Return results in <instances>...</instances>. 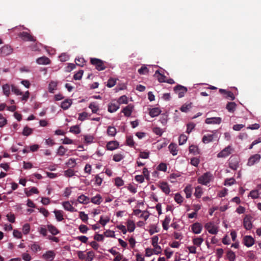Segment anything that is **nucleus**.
Returning a JSON list of instances; mask_svg holds the SVG:
<instances>
[{
  "mask_svg": "<svg viewBox=\"0 0 261 261\" xmlns=\"http://www.w3.org/2000/svg\"><path fill=\"white\" fill-rule=\"evenodd\" d=\"M56 253L53 250L46 251L42 255V258L47 260H53L55 257Z\"/></svg>",
  "mask_w": 261,
  "mask_h": 261,
  "instance_id": "nucleus-8",
  "label": "nucleus"
},
{
  "mask_svg": "<svg viewBox=\"0 0 261 261\" xmlns=\"http://www.w3.org/2000/svg\"><path fill=\"white\" fill-rule=\"evenodd\" d=\"M54 213L58 221H62L64 219L62 211L56 210L54 211Z\"/></svg>",
  "mask_w": 261,
  "mask_h": 261,
  "instance_id": "nucleus-25",
  "label": "nucleus"
},
{
  "mask_svg": "<svg viewBox=\"0 0 261 261\" xmlns=\"http://www.w3.org/2000/svg\"><path fill=\"white\" fill-rule=\"evenodd\" d=\"M127 230L129 232H133L135 228V225L133 221L128 220L127 222Z\"/></svg>",
  "mask_w": 261,
  "mask_h": 261,
  "instance_id": "nucleus-40",
  "label": "nucleus"
},
{
  "mask_svg": "<svg viewBox=\"0 0 261 261\" xmlns=\"http://www.w3.org/2000/svg\"><path fill=\"white\" fill-rule=\"evenodd\" d=\"M174 200L177 203L180 204L183 201V197L179 194L176 193L174 196Z\"/></svg>",
  "mask_w": 261,
  "mask_h": 261,
  "instance_id": "nucleus-56",
  "label": "nucleus"
},
{
  "mask_svg": "<svg viewBox=\"0 0 261 261\" xmlns=\"http://www.w3.org/2000/svg\"><path fill=\"white\" fill-rule=\"evenodd\" d=\"M117 103L119 104L127 103V97L125 95L121 96L118 99Z\"/></svg>",
  "mask_w": 261,
  "mask_h": 261,
  "instance_id": "nucleus-55",
  "label": "nucleus"
},
{
  "mask_svg": "<svg viewBox=\"0 0 261 261\" xmlns=\"http://www.w3.org/2000/svg\"><path fill=\"white\" fill-rule=\"evenodd\" d=\"M158 240L159 238L157 236H154L152 238V245L154 247L153 251L155 254H159L162 251L161 247L158 244Z\"/></svg>",
  "mask_w": 261,
  "mask_h": 261,
  "instance_id": "nucleus-4",
  "label": "nucleus"
},
{
  "mask_svg": "<svg viewBox=\"0 0 261 261\" xmlns=\"http://www.w3.org/2000/svg\"><path fill=\"white\" fill-rule=\"evenodd\" d=\"M226 257L229 261H234L236 258V255L232 250H228L226 253Z\"/></svg>",
  "mask_w": 261,
  "mask_h": 261,
  "instance_id": "nucleus-30",
  "label": "nucleus"
},
{
  "mask_svg": "<svg viewBox=\"0 0 261 261\" xmlns=\"http://www.w3.org/2000/svg\"><path fill=\"white\" fill-rule=\"evenodd\" d=\"M138 72L140 74H146L148 72V69L146 66H142V67L138 70Z\"/></svg>",
  "mask_w": 261,
  "mask_h": 261,
  "instance_id": "nucleus-61",
  "label": "nucleus"
},
{
  "mask_svg": "<svg viewBox=\"0 0 261 261\" xmlns=\"http://www.w3.org/2000/svg\"><path fill=\"white\" fill-rule=\"evenodd\" d=\"M203 193L202 189L200 186H197L195 188V191L194 193V195L196 198H200Z\"/></svg>",
  "mask_w": 261,
  "mask_h": 261,
  "instance_id": "nucleus-38",
  "label": "nucleus"
},
{
  "mask_svg": "<svg viewBox=\"0 0 261 261\" xmlns=\"http://www.w3.org/2000/svg\"><path fill=\"white\" fill-rule=\"evenodd\" d=\"M124 155L121 153L115 154L113 156V160L115 162H120L124 158Z\"/></svg>",
  "mask_w": 261,
  "mask_h": 261,
  "instance_id": "nucleus-47",
  "label": "nucleus"
},
{
  "mask_svg": "<svg viewBox=\"0 0 261 261\" xmlns=\"http://www.w3.org/2000/svg\"><path fill=\"white\" fill-rule=\"evenodd\" d=\"M222 121L221 118L220 117H211L207 118L205 119V122L208 124H220Z\"/></svg>",
  "mask_w": 261,
  "mask_h": 261,
  "instance_id": "nucleus-9",
  "label": "nucleus"
},
{
  "mask_svg": "<svg viewBox=\"0 0 261 261\" xmlns=\"http://www.w3.org/2000/svg\"><path fill=\"white\" fill-rule=\"evenodd\" d=\"M25 194L28 197H29L32 195V194H38L39 191L36 187H32L29 191H25Z\"/></svg>",
  "mask_w": 261,
  "mask_h": 261,
  "instance_id": "nucleus-36",
  "label": "nucleus"
},
{
  "mask_svg": "<svg viewBox=\"0 0 261 261\" xmlns=\"http://www.w3.org/2000/svg\"><path fill=\"white\" fill-rule=\"evenodd\" d=\"M244 226L245 228V229L247 230H250L252 228V225L251 222L250 217L246 216L245 218H244Z\"/></svg>",
  "mask_w": 261,
  "mask_h": 261,
  "instance_id": "nucleus-14",
  "label": "nucleus"
},
{
  "mask_svg": "<svg viewBox=\"0 0 261 261\" xmlns=\"http://www.w3.org/2000/svg\"><path fill=\"white\" fill-rule=\"evenodd\" d=\"M203 242V239L201 237H195L193 239V244L198 247H199Z\"/></svg>",
  "mask_w": 261,
  "mask_h": 261,
  "instance_id": "nucleus-33",
  "label": "nucleus"
},
{
  "mask_svg": "<svg viewBox=\"0 0 261 261\" xmlns=\"http://www.w3.org/2000/svg\"><path fill=\"white\" fill-rule=\"evenodd\" d=\"M171 221V218L169 216H166L163 222V227L164 229L167 230L168 229V225Z\"/></svg>",
  "mask_w": 261,
  "mask_h": 261,
  "instance_id": "nucleus-32",
  "label": "nucleus"
},
{
  "mask_svg": "<svg viewBox=\"0 0 261 261\" xmlns=\"http://www.w3.org/2000/svg\"><path fill=\"white\" fill-rule=\"evenodd\" d=\"M184 191L186 195V198H189L191 196L192 193V188L191 185L187 186L184 189Z\"/></svg>",
  "mask_w": 261,
  "mask_h": 261,
  "instance_id": "nucleus-35",
  "label": "nucleus"
},
{
  "mask_svg": "<svg viewBox=\"0 0 261 261\" xmlns=\"http://www.w3.org/2000/svg\"><path fill=\"white\" fill-rule=\"evenodd\" d=\"M70 132L75 134H79L81 133V129L79 126L76 125L70 127Z\"/></svg>",
  "mask_w": 261,
  "mask_h": 261,
  "instance_id": "nucleus-44",
  "label": "nucleus"
},
{
  "mask_svg": "<svg viewBox=\"0 0 261 261\" xmlns=\"http://www.w3.org/2000/svg\"><path fill=\"white\" fill-rule=\"evenodd\" d=\"M31 249L34 252H37L41 250V247L36 243H34L31 245Z\"/></svg>",
  "mask_w": 261,
  "mask_h": 261,
  "instance_id": "nucleus-48",
  "label": "nucleus"
},
{
  "mask_svg": "<svg viewBox=\"0 0 261 261\" xmlns=\"http://www.w3.org/2000/svg\"><path fill=\"white\" fill-rule=\"evenodd\" d=\"M57 83L56 82L51 81L48 86V91L50 93H54V91L56 89Z\"/></svg>",
  "mask_w": 261,
  "mask_h": 261,
  "instance_id": "nucleus-43",
  "label": "nucleus"
},
{
  "mask_svg": "<svg viewBox=\"0 0 261 261\" xmlns=\"http://www.w3.org/2000/svg\"><path fill=\"white\" fill-rule=\"evenodd\" d=\"M94 253L92 251H89L87 253V256H86V261H92L94 257Z\"/></svg>",
  "mask_w": 261,
  "mask_h": 261,
  "instance_id": "nucleus-64",
  "label": "nucleus"
},
{
  "mask_svg": "<svg viewBox=\"0 0 261 261\" xmlns=\"http://www.w3.org/2000/svg\"><path fill=\"white\" fill-rule=\"evenodd\" d=\"M230 161L229 163V167L230 168L233 170H236L239 167V163L237 160L233 162V159L231 158L230 159Z\"/></svg>",
  "mask_w": 261,
  "mask_h": 261,
  "instance_id": "nucleus-26",
  "label": "nucleus"
},
{
  "mask_svg": "<svg viewBox=\"0 0 261 261\" xmlns=\"http://www.w3.org/2000/svg\"><path fill=\"white\" fill-rule=\"evenodd\" d=\"M236 180L233 178H227L225 180V186H231L235 182Z\"/></svg>",
  "mask_w": 261,
  "mask_h": 261,
  "instance_id": "nucleus-62",
  "label": "nucleus"
},
{
  "mask_svg": "<svg viewBox=\"0 0 261 261\" xmlns=\"http://www.w3.org/2000/svg\"><path fill=\"white\" fill-rule=\"evenodd\" d=\"M19 37L21 38L23 41H33V42H36V40L35 38L31 35L30 34L25 32H22L19 34L18 35Z\"/></svg>",
  "mask_w": 261,
  "mask_h": 261,
  "instance_id": "nucleus-5",
  "label": "nucleus"
},
{
  "mask_svg": "<svg viewBox=\"0 0 261 261\" xmlns=\"http://www.w3.org/2000/svg\"><path fill=\"white\" fill-rule=\"evenodd\" d=\"M169 149L170 150V152L173 155L177 154V150H176V145L175 144L171 143L169 146Z\"/></svg>",
  "mask_w": 261,
  "mask_h": 261,
  "instance_id": "nucleus-42",
  "label": "nucleus"
},
{
  "mask_svg": "<svg viewBox=\"0 0 261 261\" xmlns=\"http://www.w3.org/2000/svg\"><path fill=\"white\" fill-rule=\"evenodd\" d=\"M116 83V79L114 78H110L108 80L107 86L109 88L114 87Z\"/></svg>",
  "mask_w": 261,
  "mask_h": 261,
  "instance_id": "nucleus-45",
  "label": "nucleus"
},
{
  "mask_svg": "<svg viewBox=\"0 0 261 261\" xmlns=\"http://www.w3.org/2000/svg\"><path fill=\"white\" fill-rule=\"evenodd\" d=\"M89 108L91 109L92 112L93 113H96L99 110L98 106L95 102L90 103L89 106Z\"/></svg>",
  "mask_w": 261,
  "mask_h": 261,
  "instance_id": "nucleus-34",
  "label": "nucleus"
},
{
  "mask_svg": "<svg viewBox=\"0 0 261 261\" xmlns=\"http://www.w3.org/2000/svg\"><path fill=\"white\" fill-rule=\"evenodd\" d=\"M161 113V110L158 108H154L150 110L149 115L151 117L158 116Z\"/></svg>",
  "mask_w": 261,
  "mask_h": 261,
  "instance_id": "nucleus-24",
  "label": "nucleus"
},
{
  "mask_svg": "<svg viewBox=\"0 0 261 261\" xmlns=\"http://www.w3.org/2000/svg\"><path fill=\"white\" fill-rule=\"evenodd\" d=\"M126 142V144L128 146H129L130 147L134 146L135 143L133 140V137H132V136L127 137Z\"/></svg>",
  "mask_w": 261,
  "mask_h": 261,
  "instance_id": "nucleus-52",
  "label": "nucleus"
},
{
  "mask_svg": "<svg viewBox=\"0 0 261 261\" xmlns=\"http://www.w3.org/2000/svg\"><path fill=\"white\" fill-rule=\"evenodd\" d=\"M202 230V226L200 223L196 222L192 225V230L195 234H199Z\"/></svg>",
  "mask_w": 261,
  "mask_h": 261,
  "instance_id": "nucleus-13",
  "label": "nucleus"
},
{
  "mask_svg": "<svg viewBox=\"0 0 261 261\" xmlns=\"http://www.w3.org/2000/svg\"><path fill=\"white\" fill-rule=\"evenodd\" d=\"M77 201L82 204H87L89 202V198L84 195H81L77 198Z\"/></svg>",
  "mask_w": 261,
  "mask_h": 261,
  "instance_id": "nucleus-21",
  "label": "nucleus"
},
{
  "mask_svg": "<svg viewBox=\"0 0 261 261\" xmlns=\"http://www.w3.org/2000/svg\"><path fill=\"white\" fill-rule=\"evenodd\" d=\"M64 175L66 177H72L74 175V171L71 169H68L64 171Z\"/></svg>",
  "mask_w": 261,
  "mask_h": 261,
  "instance_id": "nucleus-53",
  "label": "nucleus"
},
{
  "mask_svg": "<svg viewBox=\"0 0 261 261\" xmlns=\"http://www.w3.org/2000/svg\"><path fill=\"white\" fill-rule=\"evenodd\" d=\"M212 175L210 172H206L198 178L199 184L206 185L211 180Z\"/></svg>",
  "mask_w": 261,
  "mask_h": 261,
  "instance_id": "nucleus-1",
  "label": "nucleus"
},
{
  "mask_svg": "<svg viewBox=\"0 0 261 261\" xmlns=\"http://www.w3.org/2000/svg\"><path fill=\"white\" fill-rule=\"evenodd\" d=\"M119 108V105L117 103H111L108 106V111L110 113L116 112Z\"/></svg>",
  "mask_w": 261,
  "mask_h": 261,
  "instance_id": "nucleus-23",
  "label": "nucleus"
},
{
  "mask_svg": "<svg viewBox=\"0 0 261 261\" xmlns=\"http://www.w3.org/2000/svg\"><path fill=\"white\" fill-rule=\"evenodd\" d=\"M72 104L71 99H66L61 103V108L64 110L68 109Z\"/></svg>",
  "mask_w": 261,
  "mask_h": 261,
  "instance_id": "nucleus-29",
  "label": "nucleus"
},
{
  "mask_svg": "<svg viewBox=\"0 0 261 261\" xmlns=\"http://www.w3.org/2000/svg\"><path fill=\"white\" fill-rule=\"evenodd\" d=\"M192 107V103L184 104L180 108V110L182 112H187Z\"/></svg>",
  "mask_w": 261,
  "mask_h": 261,
  "instance_id": "nucleus-39",
  "label": "nucleus"
},
{
  "mask_svg": "<svg viewBox=\"0 0 261 261\" xmlns=\"http://www.w3.org/2000/svg\"><path fill=\"white\" fill-rule=\"evenodd\" d=\"M107 133L109 136H115L116 134V129L113 126H109L107 129Z\"/></svg>",
  "mask_w": 261,
  "mask_h": 261,
  "instance_id": "nucleus-41",
  "label": "nucleus"
},
{
  "mask_svg": "<svg viewBox=\"0 0 261 261\" xmlns=\"http://www.w3.org/2000/svg\"><path fill=\"white\" fill-rule=\"evenodd\" d=\"M154 75L156 76L158 80L160 83H165L167 79V77L164 75L163 73H161L159 70L155 71Z\"/></svg>",
  "mask_w": 261,
  "mask_h": 261,
  "instance_id": "nucleus-18",
  "label": "nucleus"
},
{
  "mask_svg": "<svg viewBox=\"0 0 261 261\" xmlns=\"http://www.w3.org/2000/svg\"><path fill=\"white\" fill-rule=\"evenodd\" d=\"M66 151L67 149H66L63 146H60L59 147L57 153L60 156H63L65 155Z\"/></svg>",
  "mask_w": 261,
  "mask_h": 261,
  "instance_id": "nucleus-50",
  "label": "nucleus"
},
{
  "mask_svg": "<svg viewBox=\"0 0 261 261\" xmlns=\"http://www.w3.org/2000/svg\"><path fill=\"white\" fill-rule=\"evenodd\" d=\"M153 132L156 135L161 136H162V135L163 133V131L161 128L156 127L153 128Z\"/></svg>",
  "mask_w": 261,
  "mask_h": 261,
  "instance_id": "nucleus-60",
  "label": "nucleus"
},
{
  "mask_svg": "<svg viewBox=\"0 0 261 261\" xmlns=\"http://www.w3.org/2000/svg\"><path fill=\"white\" fill-rule=\"evenodd\" d=\"M37 63L38 64L47 65L50 64L49 59L45 56H43L38 58L36 60Z\"/></svg>",
  "mask_w": 261,
  "mask_h": 261,
  "instance_id": "nucleus-12",
  "label": "nucleus"
},
{
  "mask_svg": "<svg viewBox=\"0 0 261 261\" xmlns=\"http://www.w3.org/2000/svg\"><path fill=\"white\" fill-rule=\"evenodd\" d=\"M48 231L54 236L58 234L60 231L55 226L49 224L47 225Z\"/></svg>",
  "mask_w": 261,
  "mask_h": 261,
  "instance_id": "nucleus-22",
  "label": "nucleus"
},
{
  "mask_svg": "<svg viewBox=\"0 0 261 261\" xmlns=\"http://www.w3.org/2000/svg\"><path fill=\"white\" fill-rule=\"evenodd\" d=\"M237 105L234 102H228L226 105V108L229 112H233L236 109Z\"/></svg>",
  "mask_w": 261,
  "mask_h": 261,
  "instance_id": "nucleus-28",
  "label": "nucleus"
},
{
  "mask_svg": "<svg viewBox=\"0 0 261 261\" xmlns=\"http://www.w3.org/2000/svg\"><path fill=\"white\" fill-rule=\"evenodd\" d=\"M101 197L99 194H97L95 196L91 198V201L95 204H99L102 200Z\"/></svg>",
  "mask_w": 261,
  "mask_h": 261,
  "instance_id": "nucleus-31",
  "label": "nucleus"
},
{
  "mask_svg": "<svg viewBox=\"0 0 261 261\" xmlns=\"http://www.w3.org/2000/svg\"><path fill=\"white\" fill-rule=\"evenodd\" d=\"M21 256L24 261H30L32 259L31 255L27 253H22Z\"/></svg>",
  "mask_w": 261,
  "mask_h": 261,
  "instance_id": "nucleus-63",
  "label": "nucleus"
},
{
  "mask_svg": "<svg viewBox=\"0 0 261 261\" xmlns=\"http://www.w3.org/2000/svg\"><path fill=\"white\" fill-rule=\"evenodd\" d=\"M115 184L117 187H120L124 185V181L120 177H118L115 179Z\"/></svg>",
  "mask_w": 261,
  "mask_h": 261,
  "instance_id": "nucleus-54",
  "label": "nucleus"
},
{
  "mask_svg": "<svg viewBox=\"0 0 261 261\" xmlns=\"http://www.w3.org/2000/svg\"><path fill=\"white\" fill-rule=\"evenodd\" d=\"M79 217L84 222L88 221V217L84 212H80L79 214Z\"/></svg>",
  "mask_w": 261,
  "mask_h": 261,
  "instance_id": "nucleus-51",
  "label": "nucleus"
},
{
  "mask_svg": "<svg viewBox=\"0 0 261 261\" xmlns=\"http://www.w3.org/2000/svg\"><path fill=\"white\" fill-rule=\"evenodd\" d=\"M133 109V106L131 105H128L123 109L122 112L124 113L125 116L129 117L132 114Z\"/></svg>",
  "mask_w": 261,
  "mask_h": 261,
  "instance_id": "nucleus-19",
  "label": "nucleus"
},
{
  "mask_svg": "<svg viewBox=\"0 0 261 261\" xmlns=\"http://www.w3.org/2000/svg\"><path fill=\"white\" fill-rule=\"evenodd\" d=\"M187 128L186 132L188 134H190L192 132V130L194 128L195 124L193 123H188L187 125Z\"/></svg>",
  "mask_w": 261,
  "mask_h": 261,
  "instance_id": "nucleus-59",
  "label": "nucleus"
},
{
  "mask_svg": "<svg viewBox=\"0 0 261 261\" xmlns=\"http://www.w3.org/2000/svg\"><path fill=\"white\" fill-rule=\"evenodd\" d=\"M243 240L244 245L248 247L252 246L254 243V240L250 236L244 237Z\"/></svg>",
  "mask_w": 261,
  "mask_h": 261,
  "instance_id": "nucleus-11",
  "label": "nucleus"
},
{
  "mask_svg": "<svg viewBox=\"0 0 261 261\" xmlns=\"http://www.w3.org/2000/svg\"><path fill=\"white\" fill-rule=\"evenodd\" d=\"M119 147V143L116 141H112L109 142L107 144L108 150H113Z\"/></svg>",
  "mask_w": 261,
  "mask_h": 261,
  "instance_id": "nucleus-15",
  "label": "nucleus"
},
{
  "mask_svg": "<svg viewBox=\"0 0 261 261\" xmlns=\"http://www.w3.org/2000/svg\"><path fill=\"white\" fill-rule=\"evenodd\" d=\"M33 133V129L29 127L28 126H25L22 133V135L24 136H29L31 135Z\"/></svg>",
  "mask_w": 261,
  "mask_h": 261,
  "instance_id": "nucleus-37",
  "label": "nucleus"
},
{
  "mask_svg": "<svg viewBox=\"0 0 261 261\" xmlns=\"http://www.w3.org/2000/svg\"><path fill=\"white\" fill-rule=\"evenodd\" d=\"M260 159V155L258 154H255L249 158L248 161L247 165L249 166H253L256 162H259Z\"/></svg>",
  "mask_w": 261,
  "mask_h": 261,
  "instance_id": "nucleus-7",
  "label": "nucleus"
},
{
  "mask_svg": "<svg viewBox=\"0 0 261 261\" xmlns=\"http://www.w3.org/2000/svg\"><path fill=\"white\" fill-rule=\"evenodd\" d=\"M259 193L258 190H252L250 193L249 196L252 197L253 199H256L258 197Z\"/></svg>",
  "mask_w": 261,
  "mask_h": 261,
  "instance_id": "nucleus-57",
  "label": "nucleus"
},
{
  "mask_svg": "<svg viewBox=\"0 0 261 261\" xmlns=\"http://www.w3.org/2000/svg\"><path fill=\"white\" fill-rule=\"evenodd\" d=\"M159 187L162 191L166 194H169L170 192V189L168 184L166 182H162L159 185Z\"/></svg>",
  "mask_w": 261,
  "mask_h": 261,
  "instance_id": "nucleus-17",
  "label": "nucleus"
},
{
  "mask_svg": "<svg viewBox=\"0 0 261 261\" xmlns=\"http://www.w3.org/2000/svg\"><path fill=\"white\" fill-rule=\"evenodd\" d=\"M90 63L93 65H103L105 63L103 61L97 58H91Z\"/></svg>",
  "mask_w": 261,
  "mask_h": 261,
  "instance_id": "nucleus-27",
  "label": "nucleus"
},
{
  "mask_svg": "<svg viewBox=\"0 0 261 261\" xmlns=\"http://www.w3.org/2000/svg\"><path fill=\"white\" fill-rule=\"evenodd\" d=\"M174 91L178 96L179 98L183 97L185 93L187 92V88L183 86L178 85L174 87Z\"/></svg>",
  "mask_w": 261,
  "mask_h": 261,
  "instance_id": "nucleus-2",
  "label": "nucleus"
},
{
  "mask_svg": "<svg viewBox=\"0 0 261 261\" xmlns=\"http://www.w3.org/2000/svg\"><path fill=\"white\" fill-rule=\"evenodd\" d=\"M3 90L4 94L8 96L10 93V86L8 84H5L3 86Z\"/></svg>",
  "mask_w": 261,
  "mask_h": 261,
  "instance_id": "nucleus-46",
  "label": "nucleus"
},
{
  "mask_svg": "<svg viewBox=\"0 0 261 261\" xmlns=\"http://www.w3.org/2000/svg\"><path fill=\"white\" fill-rule=\"evenodd\" d=\"M214 134L205 135L203 136L202 141L203 143H204L205 144H207L211 142H212L214 140Z\"/></svg>",
  "mask_w": 261,
  "mask_h": 261,
  "instance_id": "nucleus-20",
  "label": "nucleus"
},
{
  "mask_svg": "<svg viewBox=\"0 0 261 261\" xmlns=\"http://www.w3.org/2000/svg\"><path fill=\"white\" fill-rule=\"evenodd\" d=\"M231 147L230 146H228L223 149L221 152L218 153V158H225L228 156L231 153Z\"/></svg>",
  "mask_w": 261,
  "mask_h": 261,
  "instance_id": "nucleus-6",
  "label": "nucleus"
},
{
  "mask_svg": "<svg viewBox=\"0 0 261 261\" xmlns=\"http://www.w3.org/2000/svg\"><path fill=\"white\" fill-rule=\"evenodd\" d=\"M12 53V48L9 45H5L0 49V53L2 56H5Z\"/></svg>",
  "mask_w": 261,
  "mask_h": 261,
  "instance_id": "nucleus-10",
  "label": "nucleus"
},
{
  "mask_svg": "<svg viewBox=\"0 0 261 261\" xmlns=\"http://www.w3.org/2000/svg\"><path fill=\"white\" fill-rule=\"evenodd\" d=\"M204 227L211 234H216L218 231V227L214 224V222H208L205 224Z\"/></svg>",
  "mask_w": 261,
  "mask_h": 261,
  "instance_id": "nucleus-3",
  "label": "nucleus"
},
{
  "mask_svg": "<svg viewBox=\"0 0 261 261\" xmlns=\"http://www.w3.org/2000/svg\"><path fill=\"white\" fill-rule=\"evenodd\" d=\"M83 74V70H80L79 72H77L76 73H75L73 76V79L75 80H80L82 77Z\"/></svg>",
  "mask_w": 261,
  "mask_h": 261,
  "instance_id": "nucleus-58",
  "label": "nucleus"
},
{
  "mask_svg": "<svg viewBox=\"0 0 261 261\" xmlns=\"http://www.w3.org/2000/svg\"><path fill=\"white\" fill-rule=\"evenodd\" d=\"M62 205L64 209L66 211H69L70 212L77 211V210L72 206L70 202L68 201L63 202L62 203Z\"/></svg>",
  "mask_w": 261,
  "mask_h": 261,
  "instance_id": "nucleus-16",
  "label": "nucleus"
},
{
  "mask_svg": "<svg viewBox=\"0 0 261 261\" xmlns=\"http://www.w3.org/2000/svg\"><path fill=\"white\" fill-rule=\"evenodd\" d=\"M188 137L185 135H181L178 139V142L180 145H183L187 140Z\"/></svg>",
  "mask_w": 261,
  "mask_h": 261,
  "instance_id": "nucleus-49",
  "label": "nucleus"
}]
</instances>
